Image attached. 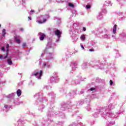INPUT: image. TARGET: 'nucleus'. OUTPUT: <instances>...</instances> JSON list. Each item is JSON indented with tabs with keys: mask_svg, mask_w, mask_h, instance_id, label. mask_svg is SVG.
<instances>
[{
	"mask_svg": "<svg viewBox=\"0 0 126 126\" xmlns=\"http://www.w3.org/2000/svg\"><path fill=\"white\" fill-rule=\"evenodd\" d=\"M38 35H39V40L40 41H44V39H45L46 35L43 32H39Z\"/></svg>",
	"mask_w": 126,
	"mask_h": 126,
	"instance_id": "1",
	"label": "nucleus"
},
{
	"mask_svg": "<svg viewBox=\"0 0 126 126\" xmlns=\"http://www.w3.org/2000/svg\"><path fill=\"white\" fill-rule=\"evenodd\" d=\"M6 55L5 57L3 58V60H5L8 57V52H9V44H7L6 46Z\"/></svg>",
	"mask_w": 126,
	"mask_h": 126,
	"instance_id": "2",
	"label": "nucleus"
},
{
	"mask_svg": "<svg viewBox=\"0 0 126 126\" xmlns=\"http://www.w3.org/2000/svg\"><path fill=\"white\" fill-rule=\"evenodd\" d=\"M55 35H57L58 38H61V36H62V32L59 30H57L55 32Z\"/></svg>",
	"mask_w": 126,
	"mask_h": 126,
	"instance_id": "3",
	"label": "nucleus"
},
{
	"mask_svg": "<svg viewBox=\"0 0 126 126\" xmlns=\"http://www.w3.org/2000/svg\"><path fill=\"white\" fill-rule=\"evenodd\" d=\"M11 59H12V57H9L7 60L8 64H9V65H11V64H12V61H11Z\"/></svg>",
	"mask_w": 126,
	"mask_h": 126,
	"instance_id": "4",
	"label": "nucleus"
},
{
	"mask_svg": "<svg viewBox=\"0 0 126 126\" xmlns=\"http://www.w3.org/2000/svg\"><path fill=\"white\" fill-rule=\"evenodd\" d=\"M16 94H17L18 97H20V96H21V94H22V92L21 91V90L20 89H18L17 91Z\"/></svg>",
	"mask_w": 126,
	"mask_h": 126,
	"instance_id": "5",
	"label": "nucleus"
},
{
	"mask_svg": "<svg viewBox=\"0 0 126 126\" xmlns=\"http://www.w3.org/2000/svg\"><path fill=\"white\" fill-rule=\"evenodd\" d=\"M46 21H47V19H43V21H36V22H37V23H38L39 24H43V23H45V22H46Z\"/></svg>",
	"mask_w": 126,
	"mask_h": 126,
	"instance_id": "6",
	"label": "nucleus"
},
{
	"mask_svg": "<svg viewBox=\"0 0 126 126\" xmlns=\"http://www.w3.org/2000/svg\"><path fill=\"white\" fill-rule=\"evenodd\" d=\"M113 32L114 34H116V32H117V25L114 26Z\"/></svg>",
	"mask_w": 126,
	"mask_h": 126,
	"instance_id": "7",
	"label": "nucleus"
},
{
	"mask_svg": "<svg viewBox=\"0 0 126 126\" xmlns=\"http://www.w3.org/2000/svg\"><path fill=\"white\" fill-rule=\"evenodd\" d=\"M15 40L16 41V42L18 43V44H20L21 42H20V39H18L16 37H15Z\"/></svg>",
	"mask_w": 126,
	"mask_h": 126,
	"instance_id": "8",
	"label": "nucleus"
},
{
	"mask_svg": "<svg viewBox=\"0 0 126 126\" xmlns=\"http://www.w3.org/2000/svg\"><path fill=\"white\" fill-rule=\"evenodd\" d=\"M80 38L81 40H82V41H85L86 39L85 35H84V34L82 35Z\"/></svg>",
	"mask_w": 126,
	"mask_h": 126,
	"instance_id": "9",
	"label": "nucleus"
},
{
	"mask_svg": "<svg viewBox=\"0 0 126 126\" xmlns=\"http://www.w3.org/2000/svg\"><path fill=\"white\" fill-rule=\"evenodd\" d=\"M39 74V73L38 72V71H36L35 73H32V76H37Z\"/></svg>",
	"mask_w": 126,
	"mask_h": 126,
	"instance_id": "10",
	"label": "nucleus"
},
{
	"mask_svg": "<svg viewBox=\"0 0 126 126\" xmlns=\"http://www.w3.org/2000/svg\"><path fill=\"white\" fill-rule=\"evenodd\" d=\"M5 29H3L2 30V36H3V37H4V36H5Z\"/></svg>",
	"mask_w": 126,
	"mask_h": 126,
	"instance_id": "11",
	"label": "nucleus"
},
{
	"mask_svg": "<svg viewBox=\"0 0 126 126\" xmlns=\"http://www.w3.org/2000/svg\"><path fill=\"white\" fill-rule=\"evenodd\" d=\"M68 5L70 6V7H74V5L71 3H69Z\"/></svg>",
	"mask_w": 126,
	"mask_h": 126,
	"instance_id": "12",
	"label": "nucleus"
},
{
	"mask_svg": "<svg viewBox=\"0 0 126 126\" xmlns=\"http://www.w3.org/2000/svg\"><path fill=\"white\" fill-rule=\"evenodd\" d=\"M42 74H43V71L40 70L39 72V78H41V76H42Z\"/></svg>",
	"mask_w": 126,
	"mask_h": 126,
	"instance_id": "13",
	"label": "nucleus"
},
{
	"mask_svg": "<svg viewBox=\"0 0 126 126\" xmlns=\"http://www.w3.org/2000/svg\"><path fill=\"white\" fill-rule=\"evenodd\" d=\"M86 8L87 9H89V8H91V6H90V5H86Z\"/></svg>",
	"mask_w": 126,
	"mask_h": 126,
	"instance_id": "14",
	"label": "nucleus"
},
{
	"mask_svg": "<svg viewBox=\"0 0 126 126\" xmlns=\"http://www.w3.org/2000/svg\"><path fill=\"white\" fill-rule=\"evenodd\" d=\"M25 47H26V43H24L22 44V47H23V48H25Z\"/></svg>",
	"mask_w": 126,
	"mask_h": 126,
	"instance_id": "15",
	"label": "nucleus"
},
{
	"mask_svg": "<svg viewBox=\"0 0 126 126\" xmlns=\"http://www.w3.org/2000/svg\"><path fill=\"white\" fill-rule=\"evenodd\" d=\"M109 82H110V85H113V80H110V81H109Z\"/></svg>",
	"mask_w": 126,
	"mask_h": 126,
	"instance_id": "16",
	"label": "nucleus"
},
{
	"mask_svg": "<svg viewBox=\"0 0 126 126\" xmlns=\"http://www.w3.org/2000/svg\"><path fill=\"white\" fill-rule=\"evenodd\" d=\"M90 90L91 91H93V90H95V88H91Z\"/></svg>",
	"mask_w": 126,
	"mask_h": 126,
	"instance_id": "17",
	"label": "nucleus"
},
{
	"mask_svg": "<svg viewBox=\"0 0 126 126\" xmlns=\"http://www.w3.org/2000/svg\"><path fill=\"white\" fill-rule=\"evenodd\" d=\"M89 51H90V52H94V49H90Z\"/></svg>",
	"mask_w": 126,
	"mask_h": 126,
	"instance_id": "18",
	"label": "nucleus"
},
{
	"mask_svg": "<svg viewBox=\"0 0 126 126\" xmlns=\"http://www.w3.org/2000/svg\"><path fill=\"white\" fill-rule=\"evenodd\" d=\"M3 56H2V55H0V60H2V59H3Z\"/></svg>",
	"mask_w": 126,
	"mask_h": 126,
	"instance_id": "19",
	"label": "nucleus"
},
{
	"mask_svg": "<svg viewBox=\"0 0 126 126\" xmlns=\"http://www.w3.org/2000/svg\"><path fill=\"white\" fill-rule=\"evenodd\" d=\"M1 50L4 51H5V48H4V47H3L1 48Z\"/></svg>",
	"mask_w": 126,
	"mask_h": 126,
	"instance_id": "20",
	"label": "nucleus"
},
{
	"mask_svg": "<svg viewBox=\"0 0 126 126\" xmlns=\"http://www.w3.org/2000/svg\"><path fill=\"white\" fill-rule=\"evenodd\" d=\"M43 65H44V67H46V65H47V63H44Z\"/></svg>",
	"mask_w": 126,
	"mask_h": 126,
	"instance_id": "21",
	"label": "nucleus"
},
{
	"mask_svg": "<svg viewBox=\"0 0 126 126\" xmlns=\"http://www.w3.org/2000/svg\"><path fill=\"white\" fill-rule=\"evenodd\" d=\"M83 31H86V28L85 27L83 28Z\"/></svg>",
	"mask_w": 126,
	"mask_h": 126,
	"instance_id": "22",
	"label": "nucleus"
},
{
	"mask_svg": "<svg viewBox=\"0 0 126 126\" xmlns=\"http://www.w3.org/2000/svg\"><path fill=\"white\" fill-rule=\"evenodd\" d=\"M8 107V105H5L4 106V108H5V109H7Z\"/></svg>",
	"mask_w": 126,
	"mask_h": 126,
	"instance_id": "23",
	"label": "nucleus"
},
{
	"mask_svg": "<svg viewBox=\"0 0 126 126\" xmlns=\"http://www.w3.org/2000/svg\"><path fill=\"white\" fill-rule=\"evenodd\" d=\"M21 31H24V29L23 28L20 29Z\"/></svg>",
	"mask_w": 126,
	"mask_h": 126,
	"instance_id": "24",
	"label": "nucleus"
},
{
	"mask_svg": "<svg viewBox=\"0 0 126 126\" xmlns=\"http://www.w3.org/2000/svg\"><path fill=\"white\" fill-rule=\"evenodd\" d=\"M31 12H35L34 10H31Z\"/></svg>",
	"mask_w": 126,
	"mask_h": 126,
	"instance_id": "25",
	"label": "nucleus"
},
{
	"mask_svg": "<svg viewBox=\"0 0 126 126\" xmlns=\"http://www.w3.org/2000/svg\"><path fill=\"white\" fill-rule=\"evenodd\" d=\"M81 48H82V49H84V47L83 46V45H81Z\"/></svg>",
	"mask_w": 126,
	"mask_h": 126,
	"instance_id": "26",
	"label": "nucleus"
},
{
	"mask_svg": "<svg viewBox=\"0 0 126 126\" xmlns=\"http://www.w3.org/2000/svg\"><path fill=\"white\" fill-rule=\"evenodd\" d=\"M29 19H30V20H31V17H28Z\"/></svg>",
	"mask_w": 126,
	"mask_h": 126,
	"instance_id": "27",
	"label": "nucleus"
},
{
	"mask_svg": "<svg viewBox=\"0 0 126 126\" xmlns=\"http://www.w3.org/2000/svg\"><path fill=\"white\" fill-rule=\"evenodd\" d=\"M0 27H1V25H0Z\"/></svg>",
	"mask_w": 126,
	"mask_h": 126,
	"instance_id": "28",
	"label": "nucleus"
}]
</instances>
